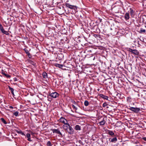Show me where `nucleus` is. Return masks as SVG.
Instances as JSON below:
<instances>
[{
    "mask_svg": "<svg viewBox=\"0 0 146 146\" xmlns=\"http://www.w3.org/2000/svg\"><path fill=\"white\" fill-rule=\"evenodd\" d=\"M54 65L57 67H58L60 68H61L63 67V65L62 64H58L57 63L55 64Z\"/></svg>",
    "mask_w": 146,
    "mask_h": 146,
    "instance_id": "11",
    "label": "nucleus"
},
{
    "mask_svg": "<svg viewBox=\"0 0 146 146\" xmlns=\"http://www.w3.org/2000/svg\"><path fill=\"white\" fill-rule=\"evenodd\" d=\"M66 131H68V133L70 134H73L74 132L73 129L70 126L68 129L66 130Z\"/></svg>",
    "mask_w": 146,
    "mask_h": 146,
    "instance_id": "6",
    "label": "nucleus"
},
{
    "mask_svg": "<svg viewBox=\"0 0 146 146\" xmlns=\"http://www.w3.org/2000/svg\"><path fill=\"white\" fill-rule=\"evenodd\" d=\"M72 107L73 108H74L76 110V107L74 105H72Z\"/></svg>",
    "mask_w": 146,
    "mask_h": 146,
    "instance_id": "34",
    "label": "nucleus"
},
{
    "mask_svg": "<svg viewBox=\"0 0 146 146\" xmlns=\"http://www.w3.org/2000/svg\"><path fill=\"white\" fill-rule=\"evenodd\" d=\"M146 32V31L145 29H143L142 28H141L140 29L139 33H145Z\"/></svg>",
    "mask_w": 146,
    "mask_h": 146,
    "instance_id": "20",
    "label": "nucleus"
},
{
    "mask_svg": "<svg viewBox=\"0 0 146 146\" xmlns=\"http://www.w3.org/2000/svg\"><path fill=\"white\" fill-rule=\"evenodd\" d=\"M66 7L69 8L70 9H74L75 10L77 9V7L76 6L71 5L68 3H66L65 4Z\"/></svg>",
    "mask_w": 146,
    "mask_h": 146,
    "instance_id": "1",
    "label": "nucleus"
},
{
    "mask_svg": "<svg viewBox=\"0 0 146 146\" xmlns=\"http://www.w3.org/2000/svg\"><path fill=\"white\" fill-rule=\"evenodd\" d=\"M122 3L123 2L122 1H121L120 0H119V5L122 7H123V5Z\"/></svg>",
    "mask_w": 146,
    "mask_h": 146,
    "instance_id": "25",
    "label": "nucleus"
},
{
    "mask_svg": "<svg viewBox=\"0 0 146 146\" xmlns=\"http://www.w3.org/2000/svg\"><path fill=\"white\" fill-rule=\"evenodd\" d=\"M0 29L2 32L7 35H9V33L7 31H5L3 28L2 25L0 23Z\"/></svg>",
    "mask_w": 146,
    "mask_h": 146,
    "instance_id": "3",
    "label": "nucleus"
},
{
    "mask_svg": "<svg viewBox=\"0 0 146 146\" xmlns=\"http://www.w3.org/2000/svg\"><path fill=\"white\" fill-rule=\"evenodd\" d=\"M70 125L68 124V123H67L66 124H64L63 125V127L65 130H66L69 127Z\"/></svg>",
    "mask_w": 146,
    "mask_h": 146,
    "instance_id": "8",
    "label": "nucleus"
},
{
    "mask_svg": "<svg viewBox=\"0 0 146 146\" xmlns=\"http://www.w3.org/2000/svg\"><path fill=\"white\" fill-rule=\"evenodd\" d=\"M33 63H34L33 62H32V64H33V65H34V64H33Z\"/></svg>",
    "mask_w": 146,
    "mask_h": 146,
    "instance_id": "37",
    "label": "nucleus"
},
{
    "mask_svg": "<svg viewBox=\"0 0 146 146\" xmlns=\"http://www.w3.org/2000/svg\"><path fill=\"white\" fill-rule=\"evenodd\" d=\"M117 140V139L116 137H115L112 139H111V141L112 142H115V141H116Z\"/></svg>",
    "mask_w": 146,
    "mask_h": 146,
    "instance_id": "21",
    "label": "nucleus"
},
{
    "mask_svg": "<svg viewBox=\"0 0 146 146\" xmlns=\"http://www.w3.org/2000/svg\"><path fill=\"white\" fill-rule=\"evenodd\" d=\"M75 129L77 130H80L81 129V128H80V126L79 125H76V126L75 127Z\"/></svg>",
    "mask_w": 146,
    "mask_h": 146,
    "instance_id": "15",
    "label": "nucleus"
},
{
    "mask_svg": "<svg viewBox=\"0 0 146 146\" xmlns=\"http://www.w3.org/2000/svg\"><path fill=\"white\" fill-rule=\"evenodd\" d=\"M15 79H16V78H15ZM16 79H15V81H16Z\"/></svg>",
    "mask_w": 146,
    "mask_h": 146,
    "instance_id": "38",
    "label": "nucleus"
},
{
    "mask_svg": "<svg viewBox=\"0 0 146 146\" xmlns=\"http://www.w3.org/2000/svg\"><path fill=\"white\" fill-rule=\"evenodd\" d=\"M28 140L29 141H31V138H30V137H29V138H28Z\"/></svg>",
    "mask_w": 146,
    "mask_h": 146,
    "instance_id": "35",
    "label": "nucleus"
},
{
    "mask_svg": "<svg viewBox=\"0 0 146 146\" xmlns=\"http://www.w3.org/2000/svg\"><path fill=\"white\" fill-rule=\"evenodd\" d=\"M19 114V112L18 111H16L14 112L13 113V114L15 116H18Z\"/></svg>",
    "mask_w": 146,
    "mask_h": 146,
    "instance_id": "27",
    "label": "nucleus"
},
{
    "mask_svg": "<svg viewBox=\"0 0 146 146\" xmlns=\"http://www.w3.org/2000/svg\"><path fill=\"white\" fill-rule=\"evenodd\" d=\"M108 131L109 134L111 135H113L114 134V133L112 131Z\"/></svg>",
    "mask_w": 146,
    "mask_h": 146,
    "instance_id": "24",
    "label": "nucleus"
},
{
    "mask_svg": "<svg viewBox=\"0 0 146 146\" xmlns=\"http://www.w3.org/2000/svg\"><path fill=\"white\" fill-rule=\"evenodd\" d=\"M106 123V121L104 120V119L102 121L99 122V124H100V125H104Z\"/></svg>",
    "mask_w": 146,
    "mask_h": 146,
    "instance_id": "10",
    "label": "nucleus"
},
{
    "mask_svg": "<svg viewBox=\"0 0 146 146\" xmlns=\"http://www.w3.org/2000/svg\"><path fill=\"white\" fill-rule=\"evenodd\" d=\"M59 94L56 92H54L50 94L49 96L54 98H56L59 96Z\"/></svg>",
    "mask_w": 146,
    "mask_h": 146,
    "instance_id": "2",
    "label": "nucleus"
},
{
    "mask_svg": "<svg viewBox=\"0 0 146 146\" xmlns=\"http://www.w3.org/2000/svg\"><path fill=\"white\" fill-rule=\"evenodd\" d=\"M120 97H119V98L122 99L123 98H124V95L123 94H120Z\"/></svg>",
    "mask_w": 146,
    "mask_h": 146,
    "instance_id": "26",
    "label": "nucleus"
},
{
    "mask_svg": "<svg viewBox=\"0 0 146 146\" xmlns=\"http://www.w3.org/2000/svg\"><path fill=\"white\" fill-rule=\"evenodd\" d=\"M9 88L10 90L11 91V93H12V94L13 95H14V89L13 88L9 86Z\"/></svg>",
    "mask_w": 146,
    "mask_h": 146,
    "instance_id": "13",
    "label": "nucleus"
},
{
    "mask_svg": "<svg viewBox=\"0 0 146 146\" xmlns=\"http://www.w3.org/2000/svg\"><path fill=\"white\" fill-rule=\"evenodd\" d=\"M2 73L7 78H9L11 77V76L10 75L6 74L4 72H2Z\"/></svg>",
    "mask_w": 146,
    "mask_h": 146,
    "instance_id": "18",
    "label": "nucleus"
},
{
    "mask_svg": "<svg viewBox=\"0 0 146 146\" xmlns=\"http://www.w3.org/2000/svg\"><path fill=\"white\" fill-rule=\"evenodd\" d=\"M59 121L60 122H61L64 124H66L68 122L67 121V120L65 119V118L63 117H61Z\"/></svg>",
    "mask_w": 146,
    "mask_h": 146,
    "instance_id": "4",
    "label": "nucleus"
},
{
    "mask_svg": "<svg viewBox=\"0 0 146 146\" xmlns=\"http://www.w3.org/2000/svg\"><path fill=\"white\" fill-rule=\"evenodd\" d=\"M15 79H16V78H15ZM16 79H15V81H16Z\"/></svg>",
    "mask_w": 146,
    "mask_h": 146,
    "instance_id": "39",
    "label": "nucleus"
},
{
    "mask_svg": "<svg viewBox=\"0 0 146 146\" xmlns=\"http://www.w3.org/2000/svg\"><path fill=\"white\" fill-rule=\"evenodd\" d=\"M125 19L127 20L129 19V13H127L125 14L124 16Z\"/></svg>",
    "mask_w": 146,
    "mask_h": 146,
    "instance_id": "9",
    "label": "nucleus"
},
{
    "mask_svg": "<svg viewBox=\"0 0 146 146\" xmlns=\"http://www.w3.org/2000/svg\"><path fill=\"white\" fill-rule=\"evenodd\" d=\"M47 145L48 146H51V144L50 141L48 142L47 143Z\"/></svg>",
    "mask_w": 146,
    "mask_h": 146,
    "instance_id": "28",
    "label": "nucleus"
},
{
    "mask_svg": "<svg viewBox=\"0 0 146 146\" xmlns=\"http://www.w3.org/2000/svg\"><path fill=\"white\" fill-rule=\"evenodd\" d=\"M133 50H133L131 48H129V52H132V53H133Z\"/></svg>",
    "mask_w": 146,
    "mask_h": 146,
    "instance_id": "32",
    "label": "nucleus"
},
{
    "mask_svg": "<svg viewBox=\"0 0 146 146\" xmlns=\"http://www.w3.org/2000/svg\"><path fill=\"white\" fill-rule=\"evenodd\" d=\"M142 139L145 141H146V137H143L142 138Z\"/></svg>",
    "mask_w": 146,
    "mask_h": 146,
    "instance_id": "33",
    "label": "nucleus"
},
{
    "mask_svg": "<svg viewBox=\"0 0 146 146\" xmlns=\"http://www.w3.org/2000/svg\"><path fill=\"white\" fill-rule=\"evenodd\" d=\"M42 76L43 78H47V74L45 72H44L43 73Z\"/></svg>",
    "mask_w": 146,
    "mask_h": 146,
    "instance_id": "12",
    "label": "nucleus"
},
{
    "mask_svg": "<svg viewBox=\"0 0 146 146\" xmlns=\"http://www.w3.org/2000/svg\"><path fill=\"white\" fill-rule=\"evenodd\" d=\"M51 130L52 131L53 133H56L58 135H61L62 136V134L61 133L58 129H52Z\"/></svg>",
    "mask_w": 146,
    "mask_h": 146,
    "instance_id": "5",
    "label": "nucleus"
},
{
    "mask_svg": "<svg viewBox=\"0 0 146 146\" xmlns=\"http://www.w3.org/2000/svg\"><path fill=\"white\" fill-rule=\"evenodd\" d=\"M101 97L102 98H103L104 99L107 100H108V96H104L103 94H101Z\"/></svg>",
    "mask_w": 146,
    "mask_h": 146,
    "instance_id": "19",
    "label": "nucleus"
},
{
    "mask_svg": "<svg viewBox=\"0 0 146 146\" xmlns=\"http://www.w3.org/2000/svg\"><path fill=\"white\" fill-rule=\"evenodd\" d=\"M130 12L131 15L132 16L134 15V11L131 8H130Z\"/></svg>",
    "mask_w": 146,
    "mask_h": 146,
    "instance_id": "14",
    "label": "nucleus"
},
{
    "mask_svg": "<svg viewBox=\"0 0 146 146\" xmlns=\"http://www.w3.org/2000/svg\"><path fill=\"white\" fill-rule=\"evenodd\" d=\"M1 121L3 122L5 124H6L7 123V122L3 118H1Z\"/></svg>",
    "mask_w": 146,
    "mask_h": 146,
    "instance_id": "22",
    "label": "nucleus"
},
{
    "mask_svg": "<svg viewBox=\"0 0 146 146\" xmlns=\"http://www.w3.org/2000/svg\"><path fill=\"white\" fill-rule=\"evenodd\" d=\"M24 50L25 52L29 55L30 54V53L28 51L26 50V49H24Z\"/></svg>",
    "mask_w": 146,
    "mask_h": 146,
    "instance_id": "29",
    "label": "nucleus"
},
{
    "mask_svg": "<svg viewBox=\"0 0 146 146\" xmlns=\"http://www.w3.org/2000/svg\"><path fill=\"white\" fill-rule=\"evenodd\" d=\"M16 132L18 133L21 134L23 135H25L24 133L21 130H17Z\"/></svg>",
    "mask_w": 146,
    "mask_h": 146,
    "instance_id": "17",
    "label": "nucleus"
},
{
    "mask_svg": "<svg viewBox=\"0 0 146 146\" xmlns=\"http://www.w3.org/2000/svg\"><path fill=\"white\" fill-rule=\"evenodd\" d=\"M107 106V103H104L103 105V106L104 107Z\"/></svg>",
    "mask_w": 146,
    "mask_h": 146,
    "instance_id": "30",
    "label": "nucleus"
},
{
    "mask_svg": "<svg viewBox=\"0 0 146 146\" xmlns=\"http://www.w3.org/2000/svg\"><path fill=\"white\" fill-rule=\"evenodd\" d=\"M129 109L131 110L136 113L138 112L140 110V109L139 108H135L132 107H131Z\"/></svg>",
    "mask_w": 146,
    "mask_h": 146,
    "instance_id": "7",
    "label": "nucleus"
},
{
    "mask_svg": "<svg viewBox=\"0 0 146 146\" xmlns=\"http://www.w3.org/2000/svg\"><path fill=\"white\" fill-rule=\"evenodd\" d=\"M26 136L27 138L30 137L31 135L29 133H28L27 134Z\"/></svg>",
    "mask_w": 146,
    "mask_h": 146,
    "instance_id": "31",
    "label": "nucleus"
},
{
    "mask_svg": "<svg viewBox=\"0 0 146 146\" xmlns=\"http://www.w3.org/2000/svg\"><path fill=\"white\" fill-rule=\"evenodd\" d=\"M133 53L136 55H138L139 54V52L136 50H134Z\"/></svg>",
    "mask_w": 146,
    "mask_h": 146,
    "instance_id": "16",
    "label": "nucleus"
},
{
    "mask_svg": "<svg viewBox=\"0 0 146 146\" xmlns=\"http://www.w3.org/2000/svg\"><path fill=\"white\" fill-rule=\"evenodd\" d=\"M9 108H12H12H13V107L12 106H10L9 107Z\"/></svg>",
    "mask_w": 146,
    "mask_h": 146,
    "instance_id": "36",
    "label": "nucleus"
},
{
    "mask_svg": "<svg viewBox=\"0 0 146 146\" xmlns=\"http://www.w3.org/2000/svg\"><path fill=\"white\" fill-rule=\"evenodd\" d=\"M84 104L85 106H87L89 105V102L88 101L86 100L84 102Z\"/></svg>",
    "mask_w": 146,
    "mask_h": 146,
    "instance_id": "23",
    "label": "nucleus"
}]
</instances>
